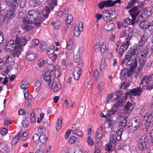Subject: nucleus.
Listing matches in <instances>:
<instances>
[{
  "mask_svg": "<svg viewBox=\"0 0 153 153\" xmlns=\"http://www.w3.org/2000/svg\"><path fill=\"white\" fill-rule=\"evenodd\" d=\"M148 137L146 136H143L141 137L140 140V143L138 145V148L141 151H144L146 149L148 144Z\"/></svg>",
  "mask_w": 153,
  "mask_h": 153,
  "instance_id": "1",
  "label": "nucleus"
},
{
  "mask_svg": "<svg viewBox=\"0 0 153 153\" xmlns=\"http://www.w3.org/2000/svg\"><path fill=\"white\" fill-rule=\"evenodd\" d=\"M134 108L133 104L131 102H128L123 108V114L126 116V117H128Z\"/></svg>",
  "mask_w": 153,
  "mask_h": 153,
  "instance_id": "2",
  "label": "nucleus"
},
{
  "mask_svg": "<svg viewBox=\"0 0 153 153\" xmlns=\"http://www.w3.org/2000/svg\"><path fill=\"white\" fill-rule=\"evenodd\" d=\"M129 53H128L125 56V60L126 65L128 66L132 65L133 67H136L137 65V61L136 59H134V61L131 62V59L132 60L133 57L131 55H128Z\"/></svg>",
  "mask_w": 153,
  "mask_h": 153,
  "instance_id": "3",
  "label": "nucleus"
},
{
  "mask_svg": "<svg viewBox=\"0 0 153 153\" xmlns=\"http://www.w3.org/2000/svg\"><path fill=\"white\" fill-rule=\"evenodd\" d=\"M153 74L152 75L148 76L147 75L144 76L142 78L141 80L140 83V86H142V88L146 86L149 82L151 83L150 80H152L153 78Z\"/></svg>",
  "mask_w": 153,
  "mask_h": 153,
  "instance_id": "4",
  "label": "nucleus"
},
{
  "mask_svg": "<svg viewBox=\"0 0 153 153\" xmlns=\"http://www.w3.org/2000/svg\"><path fill=\"white\" fill-rule=\"evenodd\" d=\"M44 79L46 82L49 81L48 85L50 88H52L54 83V80L51 77V73L49 72H46L44 76Z\"/></svg>",
  "mask_w": 153,
  "mask_h": 153,
  "instance_id": "5",
  "label": "nucleus"
},
{
  "mask_svg": "<svg viewBox=\"0 0 153 153\" xmlns=\"http://www.w3.org/2000/svg\"><path fill=\"white\" fill-rule=\"evenodd\" d=\"M121 116L124 118V119L123 120H121L119 125V130L118 131L122 133L124 128L127 125V117H126V116L123 114H121Z\"/></svg>",
  "mask_w": 153,
  "mask_h": 153,
  "instance_id": "6",
  "label": "nucleus"
},
{
  "mask_svg": "<svg viewBox=\"0 0 153 153\" xmlns=\"http://www.w3.org/2000/svg\"><path fill=\"white\" fill-rule=\"evenodd\" d=\"M122 133L117 131L115 134L111 135L110 137V141L113 143H115L117 140H120Z\"/></svg>",
  "mask_w": 153,
  "mask_h": 153,
  "instance_id": "7",
  "label": "nucleus"
},
{
  "mask_svg": "<svg viewBox=\"0 0 153 153\" xmlns=\"http://www.w3.org/2000/svg\"><path fill=\"white\" fill-rule=\"evenodd\" d=\"M132 18L135 19L137 16L140 13V11L138 10L137 7L134 6L128 10Z\"/></svg>",
  "mask_w": 153,
  "mask_h": 153,
  "instance_id": "8",
  "label": "nucleus"
},
{
  "mask_svg": "<svg viewBox=\"0 0 153 153\" xmlns=\"http://www.w3.org/2000/svg\"><path fill=\"white\" fill-rule=\"evenodd\" d=\"M132 127L133 130L136 131L140 127V124L139 119L133 118L132 120Z\"/></svg>",
  "mask_w": 153,
  "mask_h": 153,
  "instance_id": "9",
  "label": "nucleus"
},
{
  "mask_svg": "<svg viewBox=\"0 0 153 153\" xmlns=\"http://www.w3.org/2000/svg\"><path fill=\"white\" fill-rule=\"evenodd\" d=\"M151 15V9L150 7L145 8L144 12L141 14V17L144 19H146Z\"/></svg>",
  "mask_w": 153,
  "mask_h": 153,
  "instance_id": "10",
  "label": "nucleus"
},
{
  "mask_svg": "<svg viewBox=\"0 0 153 153\" xmlns=\"http://www.w3.org/2000/svg\"><path fill=\"white\" fill-rule=\"evenodd\" d=\"M25 57L27 60L32 61L36 59V55L33 52L29 51L27 53Z\"/></svg>",
  "mask_w": 153,
  "mask_h": 153,
  "instance_id": "11",
  "label": "nucleus"
},
{
  "mask_svg": "<svg viewBox=\"0 0 153 153\" xmlns=\"http://www.w3.org/2000/svg\"><path fill=\"white\" fill-rule=\"evenodd\" d=\"M149 49L147 48H143L140 52V57L146 58L149 56Z\"/></svg>",
  "mask_w": 153,
  "mask_h": 153,
  "instance_id": "12",
  "label": "nucleus"
},
{
  "mask_svg": "<svg viewBox=\"0 0 153 153\" xmlns=\"http://www.w3.org/2000/svg\"><path fill=\"white\" fill-rule=\"evenodd\" d=\"M22 50V48L20 47L16 46L13 50V51L12 53V55L13 57H19Z\"/></svg>",
  "mask_w": 153,
  "mask_h": 153,
  "instance_id": "13",
  "label": "nucleus"
},
{
  "mask_svg": "<svg viewBox=\"0 0 153 153\" xmlns=\"http://www.w3.org/2000/svg\"><path fill=\"white\" fill-rule=\"evenodd\" d=\"M148 38V36L147 33H144L141 36L139 42V44L140 46L142 47L143 46Z\"/></svg>",
  "mask_w": 153,
  "mask_h": 153,
  "instance_id": "14",
  "label": "nucleus"
},
{
  "mask_svg": "<svg viewBox=\"0 0 153 153\" xmlns=\"http://www.w3.org/2000/svg\"><path fill=\"white\" fill-rule=\"evenodd\" d=\"M102 18L105 21L107 22V20L110 21L112 20V18L111 17V15L108 10H104L102 13Z\"/></svg>",
  "mask_w": 153,
  "mask_h": 153,
  "instance_id": "15",
  "label": "nucleus"
},
{
  "mask_svg": "<svg viewBox=\"0 0 153 153\" xmlns=\"http://www.w3.org/2000/svg\"><path fill=\"white\" fill-rule=\"evenodd\" d=\"M110 0H108L106 1H103L100 2L99 4L98 7L101 9H102L104 7H112V4L110 3Z\"/></svg>",
  "mask_w": 153,
  "mask_h": 153,
  "instance_id": "16",
  "label": "nucleus"
},
{
  "mask_svg": "<svg viewBox=\"0 0 153 153\" xmlns=\"http://www.w3.org/2000/svg\"><path fill=\"white\" fill-rule=\"evenodd\" d=\"M131 94H133V95L135 96H140L141 93L142 92L141 86L132 89L131 90Z\"/></svg>",
  "mask_w": 153,
  "mask_h": 153,
  "instance_id": "17",
  "label": "nucleus"
},
{
  "mask_svg": "<svg viewBox=\"0 0 153 153\" xmlns=\"http://www.w3.org/2000/svg\"><path fill=\"white\" fill-rule=\"evenodd\" d=\"M80 55V54L77 53H75V55L74 56V62L77 64L78 65L81 66L83 65V63L81 59Z\"/></svg>",
  "mask_w": 153,
  "mask_h": 153,
  "instance_id": "18",
  "label": "nucleus"
},
{
  "mask_svg": "<svg viewBox=\"0 0 153 153\" xmlns=\"http://www.w3.org/2000/svg\"><path fill=\"white\" fill-rule=\"evenodd\" d=\"M149 23L147 21H143L140 22L139 26L141 29L144 31L146 29H148Z\"/></svg>",
  "mask_w": 153,
  "mask_h": 153,
  "instance_id": "19",
  "label": "nucleus"
},
{
  "mask_svg": "<svg viewBox=\"0 0 153 153\" xmlns=\"http://www.w3.org/2000/svg\"><path fill=\"white\" fill-rule=\"evenodd\" d=\"M117 103H115L114 104L113 106L112 109L111 111H108L107 112V115L109 116H110L112 114H114L115 112H116L117 110H118L119 107L118 105H117Z\"/></svg>",
  "mask_w": 153,
  "mask_h": 153,
  "instance_id": "20",
  "label": "nucleus"
},
{
  "mask_svg": "<svg viewBox=\"0 0 153 153\" xmlns=\"http://www.w3.org/2000/svg\"><path fill=\"white\" fill-rule=\"evenodd\" d=\"M102 128L103 127L102 126L99 128L96 133L95 137L98 141H100L101 140L102 137Z\"/></svg>",
  "mask_w": 153,
  "mask_h": 153,
  "instance_id": "21",
  "label": "nucleus"
},
{
  "mask_svg": "<svg viewBox=\"0 0 153 153\" xmlns=\"http://www.w3.org/2000/svg\"><path fill=\"white\" fill-rule=\"evenodd\" d=\"M14 12L11 9H9L7 11L6 18L9 20H10L14 18L15 15Z\"/></svg>",
  "mask_w": 153,
  "mask_h": 153,
  "instance_id": "22",
  "label": "nucleus"
},
{
  "mask_svg": "<svg viewBox=\"0 0 153 153\" xmlns=\"http://www.w3.org/2000/svg\"><path fill=\"white\" fill-rule=\"evenodd\" d=\"M140 62V67L138 68V71H137V73L140 74V71L142 70V68L145 65L146 61L144 58L140 57L139 59Z\"/></svg>",
  "mask_w": 153,
  "mask_h": 153,
  "instance_id": "23",
  "label": "nucleus"
},
{
  "mask_svg": "<svg viewBox=\"0 0 153 153\" xmlns=\"http://www.w3.org/2000/svg\"><path fill=\"white\" fill-rule=\"evenodd\" d=\"M47 137L44 134H41L39 136V141L42 143L40 145H43L44 147L45 146V144L46 143L47 140Z\"/></svg>",
  "mask_w": 153,
  "mask_h": 153,
  "instance_id": "24",
  "label": "nucleus"
},
{
  "mask_svg": "<svg viewBox=\"0 0 153 153\" xmlns=\"http://www.w3.org/2000/svg\"><path fill=\"white\" fill-rule=\"evenodd\" d=\"M144 119H146V121H149L150 123H153V115L151 114H146L143 116Z\"/></svg>",
  "mask_w": 153,
  "mask_h": 153,
  "instance_id": "25",
  "label": "nucleus"
},
{
  "mask_svg": "<svg viewBox=\"0 0 153 153\" xmlns=\"http://www.w3.org/2000/svg\"><path fill=\"white\" fill-rule=\"evenodd\" d=\"M105 29L107 31H111L115 29V25L113 23L106 25L104 27Z\"/></svg>",
  "mask_w": 153,
  "mask_h": 153,
  "instance_id": "26",
  "label": "nucleus"
},
{
  "mask_svg": "<svg viewBox=\"0 0 153 153\" xmlns=\"http://www.w3.org/2000/svg\"><path fill=\"white\" fill-rule=\"evenodd\" d=\"M22 39H20L19 37H16L15 39V42L16 46L20 47L22 48V46L25 45H22V42H23Z\"/></svg>",
  "mask_w": 153,
  "mask_h": 153,
  "instance_id": "27",
  "label": "nucleus"
},
{
  "mask_svg": "<svg viewBox=\"0 0 153 153\" xmlns=\"http://www.w3.org/2000/svg\"><path fill=\"white\" fill-rule=\"evenodd\" d=\"M21 132H19L17 135L13 138L11 141V144L12 145H15L19 141V138L21 135Z\"/></svg>",
  "mask_w": 153,
  "mask_h": 153,
  "instance_id": "28",
  "label": "nucleus"
},
{
  "mask_svg": "<svg viewBox=\"0 0 153 153\" xmlns=\"http://www.w3.org/2000/svg\"><path fill=\"white\" fill-rule=\"evenodd\" d=\"M128 71L127 68H123L122 71L120 74V77L123 79L126 78L127 76Z\"/></svg>",
  "mask_w": 153,
  "mask_h": 153,
  "instance_id": "29",
  "label": "nucleus"
},
{
  "mask_svg": "<svg viewBox=\"0 0 153 153\" xmlns=\"http://www.w3.org/2000/svg\"><path fill=\"white\" fill-rule=\"evenodd\" d=\"M129 68H127L128 74L127 76L129 77L131 76L134 72L135 69L136 67H133L132 65L130 66Z\"/></svg>",
  "mask_w": 153,
  "mask_h": 153,
  "instance_id": "30",
  "label": "nucleus"
},
{
  "mask_svg": "<svg viewBox=\"0 0 153 153\" xmlns=\"http://www.w3.org/2000/svg\"><path fill=\"white\" fill-rule=\"evenodd\" d=\"M20 85L22 89H25L28 87L29 84L26 80H24L22 81Z\"/></svg>",
  "mask_w": 153,
  "mask_h": 153,
  "instance_id": "31",
  "label": "nucleus"
},
{
  "mask_svg": "<svg viewBox=\"0 0 153 153\" xmlns=\"http://www.w3.org/2000/svg\"><path fill=\"white\" fill-rule=\"evenodd\" d=\"M74 45L73 38L70 39L69 40L68 42L67 48L68 50L71 49Z\"/></svg>",
  "mask_w": 153,
  "mask_h": 153,
  "instance_id": "32",
  "label": "nucleus"
},
{
  "mask_svg": "<svg viewBox=\"0 0 153 153\" xmlns=\"http://www.w3.org/2000/svg\"><path fill=\"white\" fill-rule=\"evenodd\" d=\"M73 19V17L71 14H69L67 16V19H66V23L67 25L69 26L70 25Z\"/></svg>",
  "mask_w": 153,
  "mask_h": 153,
  "instance_id": "33",
  "label": "nucleus"
},
{
  "mask_svg": "<svg viewBox=\"0 0 153 153\" xmlns=\"http://www.w3.org/2000/svg\"><path fill=\"white\" fill-rule=\"evenodd\" d=\"M127 97L126 96H124L122 99H121L120 100H118L116 103H117V105L119 107H122L123 106L124 104L125 101L126 100Z\"/></svg>",
  "mask_w": 153,
  "mask_h": 153,
  "instance_id": "34",
  "label": "nucleus"
},
{
  "mask_svg": "<svg viewBox=\"0 0 153 153\" xmlns=\"http://www.w3.org/2000/svg\"><path fill=\"white\" fill-rule=\"evenodd\" d=\"M0 150L3 152L7 151L8 150L7 145L4 143H1L0 144Z\"/></svg>",
  "mask_w": 153,
  "mask_h": 153,
  "instance_id": "35",
  "label": "nucleus"
},
{
  "mask_svg": "<svg viewBox=\"0 0 153 153\" xmlns=\"http://www.w3.org/2000/svg\"><path fill=\"white\" fill-rule=\"evenodd\" d=\"M51 25L52 26H54L55 29H58L60 26V23L59 21H53L51 22Z\"/></svg>",
  "mask_w": 153,
  "mask_h": 153,
  "instance_id": "36",
  "label": "nucleus"
},
{
  "mask_svg": "<svg viewBox=\"0 0 153 153\" xmlns=\"http://www.w3.org/2000/svg\"><path fill=\"white\" fill-rule=\"evenodd\" d=\"M72 132L74 134L77 135L78 136L82 137L83 136V134L82 131L78 129H75L72 130Z\"/></svg>",
  "mask_w": 153,
  "mask_h": 153,
  "instance_id": "37",
  "label": "nucleus"
},
{
  "mask_svg": "<svg viewBox=\"0 0 153 153\" xmlns=\"http://www.w3.org/2000/svg\"><path fill=\"white\" fill-rule=\"evenodd\" d=\"M112 122L111 121L109 120L106 121L105 123L104 126V128L106 129H111L112 126Z\"/></svg>",
  "mask_w": 153,
  "mask_h": 153,
  "instance_id": "38",
  "label": "nucleus"
},
{
  "mask_svg": "<svg viewBox=\"0 0 153 153\" xmlns=\"http://www.w3.org/2000/svg\"><path fill=\"white\" fill-rule=\"evenodd\" d=\"M23 41L22 42V45H25L27 42L30 41V37L29 35H26L23 37L22 38Z\"/></svg>",
  "mask_w": 153,
  "mask_h": 153,
  "instance_id": "39",
  "label": "nucleus"
},
{
  "mask_svg": "<svg viewBox=\"0 0 153 153\" xmlns=\"http://www.w3.org/2000/svg\"><path fill=\"white\" fill-rule=\"evenodd\" d=\"M82 32L81 31L78 27H76V26H75L74 31V36H79L80 35V33Z\"/></svg>",
  "mask_w": 153,
  "mask_h": 153,
  "instance_id": "40",
  "label": "nucleus"
},
{
  "mask_svg": "<svg viewBox=\"0 0 153 153\" xmlns=\"http://www.w3.org/2000/svg\"><path fill=\"white\" fill-rule=\"evenodd\" d=\"M57 66L54 67V65L52 64H50L48 65L47 66V68L48 70V72H49L50 73L51 72H52L56 68Z\"/></svg>",
  "mask_w": 153,
  "mask_h": 153,
  "instance_id": "41",
  "label": "nucleus"
},
{
  "mask_svg": "<svg viewBox=\"0 0 153 153\" xmlns=\"http://www.w3.org/2000/svg\"><path fill=\"white\" fill-rule=\"evenodd\" d=\"M61 88V85L59 81L56 82L55 83V87L54 88V91H59Z\"/></svg>",
  "mask_w": 153,
  "mask_h": 153,
  "instance_id": "42",
  "label": "nucleus"
},
{
  "mask_svg": "<svg viewBox=\"0 0 153 153\" xmlns=\"http://www.w3.org/2000/svg\"><path fill=\"white\" fill-rule=\"evenodd\" d=\"M105 61V58L102 59L101 62V65H100V68L101 70L102 69H104L107 66Z\"/></svg>",
  "mask_w": 153,
  "mask_h": 153,
  "instance_id": "43",
  "label": "nucleus"
},
{
  "mask_svg": "<svg viewBox=\"0 0 153 153\" xmlns=\"http://www.w3.org/2000/svg\"><path fill=\"white\" fill-rule=\"evenodd\" d=\"M53 71H54L55 73V76L56 78H58L60 74V69L59 68L58 66H57L56 68Z\"/></svg>",
  "mask_w": 153,
  "mask_h": 153,
  "instance_id": "44",
  "label": "nucleus"
},
{
  "mask_svg": "<svg viewBox=\"0 0 153 153\" xmlns=\"http://www.w3.org/2000/svg\"><path fill=\"white\" fill-rule=\"evenodd\" d=\"M106 46L104 44H102L100 48L101 52L102 53H106L108 51V49L106 48Z\"/></svg>",
  "mask_w": 153,
  "mask_h": 153,
  "instance_id": "45",
  "label": "nucleus"
},
{
  "mask_svg": "<svg viewBox=\"0 0 153 153\" xmlns=\"http://www.w3.org/2000/svg\"><path fill=\"white\" fill-rule=\"evenodd\" d=\"M47 45L45 42H43L42 43L40 46V48L41 51H44L45 50H47Z\"/></svg>",
  "mask_w": 153,
  "mask_h": 153,
  "instance_id": "46",
  "label": "nucleus"
},
{
  "mask_svg": "<svg viewBox=\"0 0 153 153\" xmlns=\"http://www.w3.org/2000/svg\"><path fill=\"white\" fill-rule=\"evenodd\" d=\"M136 2H137L136 0H131L128 3V5L126 6V8L127 9H128L132 6L134 5Z\"/></svg>",
  "mask_w": 153,
  "mask_h": 153,
  "instance_id": "47",
  "label": "nucleus"
},
{
  "mask_svg": "<svg viewBox=\"0 0 153 153\" xmlns=\"http://www.w3.org/2000/svg\"><path fill=\"white\" fill-rule=\"evenodd\" d=\"M28 136V134L26 132L23 133L22 134H21L20 137V140H24L27 138V137Z\"/></svg>",
  "mask_w": 153,
  "mask_h": 153,
  "instance_id": "48",
  "label": "nucleus"
},
{
  "mask_svg": "<svg viewBox=\"0 0 153 153\" xmlns=\"http://www.w3.org/2000/svg\"><path fill=\"white\" fill-rule=\"evenodd\" d=\"M39 136L36 134H34L33 136V139L34 142L37 143L39 141Z\"/></svg>",
  "mask_w": 153,
  "mask_h": 153,
  "instance_id": "49",
  "label": "nucleus"
},
{
  "mask_svg": "<svg viewBox=\"0 0 153 153\" xmlns=\"http://www.w3.org/2000/svg\"><path fill=\"white\" fill-rule=\"evenodd\" d=\"M29 16H33L34 17H37L38 15V13L35 10H31L28 12Z\"/></svg>",
  "mask_w": 153,
  "mask_h": 153,
  "instance_id": "50",
  "label": "nucleus"
},
{
  "mask_svg": "<svg viewBox=\"0 0 153 153\" xmlns=\"http://www.w3.org/2000/svg\"><path fill=\"white\" fill-rule=\"evenodd\" d=\"M60 67L63 69H65L67 68L66 61L65 59H63L61 62Z\"/></svg>",
  "mask_w": 153,
  "mask_h": 153,
  "instance_id": "51",
  "label": "nucleus"
},
{
  "mask_svg": "<svg viewBox=\"0 0 153 153\" xmlns=\"http://www.w3.org/2000/svg\"><path fill=\"white\" fill-rule=\"evenodd\" d=\"M24 97L25 99L27 100H31L33 98L32 95L27 92L25 93Z\"/></svg>",
  "mask_w": 153,
  "mask_h": 153,
  "instance_id": "52",
  "label": "nucleus"
},
{
  "mask_svg": "<svg viewBox=\"0 0 153 153\" xmlns=\"http://www.w3.org/2000/svg\"><path fill=\"white\" fill-rule=\"evenodd\" d=\"M53 46H51V48H48L47 49L46 51L47 52V54L48 55H50L51 54H52L54 51V49L53 48Z\"/></svg>",
  "mask_w": 153,
  "mask_h": 153,
  "instance_id": "53",
  "label": "nucleus"
},
{
  "mask_svg": "<svg viewBox=\"0 0 153 153\" xmlns=\"http://www.w3.org/2000/svg\"><path fill=\"white\" fill-rule=\"evenodd\" d=\"M33 28V26L26 24L24 25L23 27L24 29L25 30L27 31L32 29Z\"/></svg>",
  "mask_w": 153,
  "mask_h": 153,
  "instance_id": "54",
  "label": "nucleus"
},
{
  "mask_svg": "<svg viewBox=\"0 0 153 153\" xmlns=\"http://www.w3.org/2000/svg\"><path fill=\"white\" fill-rule=\"evenodd\" d=\"M30 122L31 123H34L36 120V117L35 116V114L32 112L30 114Z\"/></svg>",
  "mask_w": 153,
  "mask_h": 153,
  "instance_id": "55",
  "label": "nucleus"
},
{
  "mask_svg": "<svg viewBox=\"0 0 153 153\" xmlns=\"http://www.w3.org/2000/svg\"><path fill=\"white\" fill-rule=\"evenodd\" d=\"M15 47L7 45L6 47V50L8 52H11L13 50Z\"/></svg>",
  "mask_w": 153,
  "mask_h": 153,
  "instance_id": "56",
  "label": "nucleus"
},
{
  "mask_svg": "<svg viewBox=\"0 0 153 153\" xmlns=\"http://www.w3.org/2000/svg\"><path fill=\"white\" fill-rule=\"evenodd\" d=\"M73 74L74 79L75 80H77L79 79L80 75H81V74H80V73H78L77 72H76L73 71Z\"/></svg>",
  "mask_w": 153,
  "mask_h": 153,
  "instance_id": "57",
  "label": "nucleus"
},
{
  "mask_svg": "<svg viewBox=\"0 0 153 153\" xmlns=\"http://www.w3.org/2000/svg\"><path fill=\"white\" fill-rule=\"evenodd\" d=\"M152 123H150L149 122L146 121L144 125L145 126V128L147 131H148L150 127L152 125Z\"/></svg>",
  "mask_w": 153,
  "mask_h": 153,
  "instance_id": "58",
  "label": "nucleus"
},
{
  "mask_svg": "<svg viewBox=\"0 0 153 153\" xmlns=\"http://www.w3.org/2000/svg\"><path fill=\"white\" fill-rule=\"evenodd\" d=\"M44 147L43 145H40L39 149H38L35 153H43L44 152Z\"/></svg>",
  "mask_w": 153,
  "mask_h": 153,
  "instance_id": "59",
  "label": "nucleus"
},
{
  "mask_svg": "<svg viewBox=\"0 0 153 153\" xmlns=\"http://www.w3.org/2000/svg\"><path fill=\"white\" fill-rule=\"evenodd\" d=\"M15 43H16L15 41L14 40H11L8 42L7 45L13 47H16V45Z\"/></svg>",
  "mask_w": 153,
  "mask_h": 153,
  "instance_id": "60",
  "label": "nucleus"
},
{
  "mask_svg": "<svg viewBox=\"0 0 153 153\" xmlns=\"http://www.w3.org/2000/svg\"><path fill=\"white\" fill-rule=\"evenodd\" d=\"M29 16L30 20L29 22L30 24H32L33 21H36L37 20H38V18H37V17H34L33 16Z\"/></svg>",
  "mask_w": 153,
  "mask_h": 153,
  "instance_id": "61",
  "label": "nucleus"
},
{
  "mask_svg": "<svg viewBox=\"0 0 153 153\" xmlns=\"http://www.w3.org/2000/svg\"><path fill=\"white\" fill-rule=\"evenodd\" d=\"M7 132V130L6 128H1L0 133L2 136L6 135Z\"/></svg>",
  "mask_w": 153,
  "mask_h": 153,
  "instance_id": "62",
  "label": "nucleus"
},
{
  "mask_svg": "<svg viewBox=\"0 0 153 153\" xmlns=\"http://www.w3.org/2000/svg\"><path fill=\"white\" fill-rule=\"evenodd\" d=\"M153 78L152 80H150V81L152 82L149 83V85L146 87L147 89H148L149 90H150L151 89L153 88V77L152 76Z\"/></svg>",
  "mask_w": 153,
  "mask_h": 153,
  "instance_id": "63",
  "label": "nucleus"
},
{
  "mask_svg": "<svg viewBox=\"0 0 153 153\" xmlns=\"http://www.w3.org/2000/svg\"><path fill=\"white\" fill-rule=\"evenodd\" d=\"M149 30L150 32V34H152L153 33V23H149V25L148 29Z\"/></svg>",
  "mask_w": 153,
  "mask_h": 153,
  "instance_id": "64",
  "label": "nucleus"
}]
</instances>
